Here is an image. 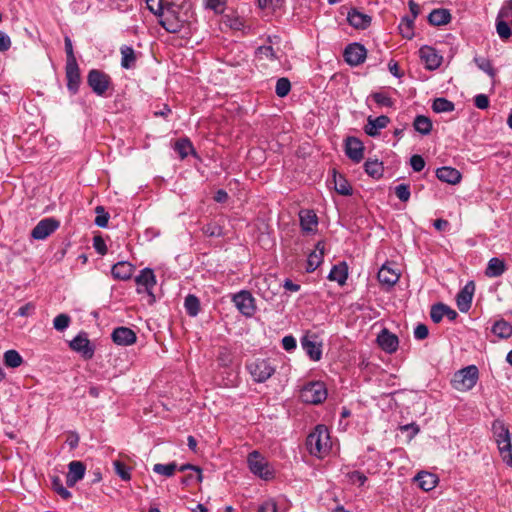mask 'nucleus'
<instances>
[{"instance_id": "19", "label": "nucleus", "mask_w": 512, "mask_h": 512, "mask_svg": "<svg viewBox=\"0 0 512 512\" xmlns=\"http://www.w3.org/2000/svg\"><path fill=\"white\" fill-rule=\"evenodd\" d=\"M389 123L390 118L386 115L378 117L368 116L364 132L370 137H377L380 135V130L385 129Z\"/></svg>"}, {"instance_id": "60", "label": "nucleus", "mask_w": 512, "mask_h": 512, "mask_svg": "<svg viewBox=\"0 0 512 512\" xmlns=\"http://www.w3.org/2000/svg\"><path fill=\"white\" fill-rule=\"evenodd\" d=\"M218 362L221 366H229L232 362V356L230 351L227 348H220L219 354H218Z\"/></svg>"}, {"instance_id": "53", "label": "nucleus", "mask_w": 512, "mask_h": 512, "mask_svg": "<svg viewBox=\"0 0 512 512\" xmlns=\"http://www.w3.org/2000/svg\"><path fill=\"white\" fill-rule=\"evenodd\" d=\"M509 23L510 22H507L506 20H496V30L502 40H507L512 35Z\"/></svg>"}, {"instance_id": "58", "label": "nucleus", "mask_w": 512, "mask_h": 512, "mask_svg": "<svg viewBox=\"0 0 512 512\" xmlns=\"http://www.w3.org/2000/svg\"><path fill=\"white\" fill-rule=\"evenodd\" d=\"M64 47L66 52V63H75L77 62L76 57L74 55L72 41L69 36H65L64 38Z\"/></svg>"}, {"instance_id": "62", "label": "nucleus", "mask_w": 512, "mask_h": 512, "mask_svg": "<svg viewBox=\"0 0 512 512\" xmlns=\"http://www.w3.org/2000/svg\"><path fill=\"white\" fill-rule=\"evenodd\" d=\"M410 165L415 172H420L425 167V160L421 155L415 154L410 158Z\"/></svg>"}, {"instance_id": "21", "label": "nucleus", "mask_w": 512, "mask_h": 512, "mask_svg": "<svg viewBox=\"0 0 512 512\" xmlns=\"http://www.w3.org/2000/svg\"><path fill=\"white\" fill-rule=\"evenodd\" d=\"M347 21L352 27L365 30L370 26L372 18L353 7L347 13Z\"/></svg>"}, {"instance_id": "5", "label": "nucleus", "mask_w": 512, "mask_h": 512, "mask_svg": "<svg viewBox=\"0 0 512 512\" xmlns=\"http://www.w3.org/2000/svg\"><path fill=\"white\" fill-rule=\"evenodd\" d=\"M246 367L252 379L258 383L267 381L276 371L275 366L268 359H255Z\"/></svg>"}, {"instance_id": "7", "label": "nucleus", "mask_w": 512, "mask_h": 512, "mask_svg": "<svg viewBox=\"0 0 512 512\" xmlns=\"http://www.w3.org/2000/svg\"><path fill=\"white\" fill-rule=\"evenodd\" d=\"M69 348L78 353L84 360H90L95 353V345L88 339L86 332L78 333L70 342Z\"/></svg>"}, {"instance_id": "50", "label": "nucleus", "mask_w": 512, "mask_h": 512, "mask_svg": "<svg viewBox=\"0 0 512 512\" xmlns=\"http://www.w3.org/2000/svg\"><path fill=\"white\" fill-rule=\"evenodd\" d=\"M498 450H499V453H500V456H501L503 462L507 466L512 467V444H511V440L506 442V443H502L501 445H498Z\"/></svg>"}, {"instance_id": "28", "label": "nucleus", "mask_w": 512, "mask_h": 512, "mask_svg": "<svg viewBox=\"0 0 512 512\" xmlns=\"http://www.w3.org/2000/svg\"><path fill=\"white\" fill-rule=\"evenodd\" d=\"M134 270L135 266L130 262L119 261L112 266L111 274L114 279L126 281L132 277Z\"/></svg>"}, {"instance_id": "15", "label": "nucleus", "mask_w": 512, "mask_h": 512, "mask_svg": "<svg viewBox=\"0 0 512 512\" xmlns=\"http://www.w3.org/2000/svg\"><path fill=\"white\" fill-rule=\"evenodd\" d=\"M346 156L354 163H360L364 158L363 142L353 136H349L345 140Z\"/></svg>"}, {"instance_id": "8", "label": "nucleus", "mask_w": 512, "mask_h": 512, "mask_svg": "<svg viewBox=\"0 0 512 512\" xmlns=\"http://www.w3.org/2000/svg\"><path fill=\"white\" fill-rule=\"evenodd\" d=\"M250 471L264 480L271 479L273 473L267 461L260 455L258 451H253L247 458Z\"/></svg>"}, {"instance_id": "26", "label": "nucleus", "mask_w": 512, "mask_h": 512, "mask_svg": "<svg viewBox=\"0 0 512 512\" xmlns=\"http://www.w3.org/2000/svg\"><path fill=\"white\" fill-rule=\"evenodd\" d=\"M300 226L303 232L313 233L317 230L318 217L313 210L303 209L299 212Z\"/></svg>"}, {"instance_id": "9", "label": "nucleus", "mask_w": 512, "mask_h": 512, "mask_svg": "<svg viewBox=\"0 0 512 512\" xmlns=\"http://www.w3.org/2000/svg\"><path fill=\"white\" fill-rule=\"evenodd\" d=\"M394 265V262L386 261L377 273V279L386 291L390 290L400 278V272L394 268Z\"/></svg>"}, {"instance_id": "63", "label": "nucleus", "mask_w": 512, "mask_h": 512, "mask_svg": "<svg viewBox=\"0 0 512 512\" xmlns=\"http://www.w3.org/2000/svg\"><path fill=\"white\" fill-rule=\"evenodd\" d=\"M489 98L486 94H477L474 97V105L481 110H485L489 107Z\"/></svg>"}, {"instance_id": "33", "label": "nucleus", "mask_w": 512, "mask_h": 512, "mask_svg": "<svg viewBox=\"0 0 512 512\" xmlns=\"http://www.w3.org/2000/svg\"><path fill=\"white\" fill-rule=\"evenodd\" d=\"M348 277V266L346 262H340L332 267L328 279L336 281L339 285H344Z\"/></svg>"}, {"instance_id": "6", "label": "nucleus", "mask_w": 512, "mask_h": 512, "mask_svg": "<svg viewBox=\"0 0 512 512\" xmlns=\"http://www.w3.org/2000/svg\"><path fill=\"white\" fill-rule=\"evenodd\" d=\"M300 398L304 403L320 404L327 398V390L322 382H310L300 391Z\"/></svg>"}, {"instance_id": "56", "label": "nucleus", "mask_w": 512, "mask_h": 512, "mask_svg": "<svg viewBox=\"0 0 512 512\" xmlns=\"http://www.w3.org/2000/svg\"><path fill=\"white\" fill-rule=\"evenodd\" d=\"M395 195L402 202H407L410 199V185L409 184H399L394 189Z\"/></svg>"}, {"instance_id": "51", "label": "nucleus", "mask_w": 512, "mask_h": 512, "mask_svg": "<svg viewBox=\"0 0 512 512\" xmlns=\"http://www.w3.org/2000/svg\"><path fill=\"white\" fill-rule=\"evenodd\" d=\"M96 217L94 223L96 226L105 228L108 225V221L110 218L109 213L105 210L103 206H97L95 208Z\"/></svg>"}, {"instance_id": "1", "label": "nucleus", "mask_w": 512, "mask_h": 512, "mask_svg": "<svg viewBox=\"0 0 512 512\" xmlns=\"http://www.w3.org/2000/svg\"><path fill=\"white\" fill-rule=\"evenodd\" d=\"M155 16L159 18L158 23L171 34L179 33L185 23L180 15V7L174 3L164 5L162 1H158Z\"/></svg>"}, {"instance_id": "48", "label": "nucleus", "mask_w": 512, "mask_h": 512, "mask_svg": "<svg viewBox=\"0 0 512 512\" xmlns=\"http://www.w3.org/2000/svg\"><path fill=\"white\" fill-rule=\"evenodd\" d=\"M474 62L480 70L487 73L491 78L496 76V70L489 59L476 56L474 57Z\"/></svg>"}, {"instance_id": "17", "label": "nucleus", "mask_w": 512, "mask_h": 512, "mask_svg": "<svg viewBox=\"0 0 512 512\" xmlns=\"http://www.w3.org/2000/svg\"><path fill=\"white\" fill-rule=\"evenodd\" d=\"M65 72L67 80V89L70 92V94L75 95L78 93L81 83L80 69L78 63H66Z\"/></svg>"}, {"instance_id": "64", "label": "nucleus", "mask_w": 512, "mask_h": 512, "mask_svg": "<svg viewBox=\"0 0 512 512\" xmlns=\"http://www.w3.org/2000/svg\"><path fill=\"white\" fill-rule=\"evenodd\" d=\"M428 335H429V329L425 324L420 323L415 327V329H414L415 339L424 340L428 337Z\"/></svg>"}, {"instance_id": "47", "label": "nucleus", "mask_w": 512, "mask_h": 512, "mask_svg": "<svg viewBox=\"0 0 512 512\" xmlns=\"http://www.w3.org/2000/svg\"><path fill=\"white\" fill-rule=\"evenodd\" d=\"M51 484L53 490L64 500H69L72 497L71 492L63 485L59 476H53Z\"/></svg>"}, {"instance_id": "36", "label": "nucleus", "mask_w": 512, "mask_h": 512, "mask_svg": "<svg viewBox=\"0 0 512 512\" xmlns=\"http://www.w3.org/2000/svg\"><path fill=\"white\" fill-rule=\"evenodd\" d=\"M202 233L207 237H224V223L223 221L211 220L201 228Z\"/></svg>"}, {"instance_id": "16", "label": "nucleus", "mask_w": 512, "mask_h": 512, "mask_svg": "<svg viewBox=\"0 0 512 512\" xmlns=\"http://www.w3.org/2000/svg\"><path fill=\"white\" fill-rule=\"evenodd\" d=\"M301 346L311 360L319 361L321 359V344L317 341L315 334L307 333L304 335L301 339Z\"/></svg>"}, {"instance_id": "14", "label": "nucleus", "mask_w": 512, "mask_h": 512, "mask_svg": "<svg viewBox=\"0 0 512 512\" xmlns=\"http://www.w3.org/2000/svg\"><path fill=\"white\" fill-rule=\"evenodd\" d=\"M475 293V283L474 281H468L464 287L457 293L456 295V304L458 309L465 313L468 312L472 299Z\"/></svg>"}, {"instance_id": "12", "label": "nucleus", "mask_w": 512, "mask_h": 512, "mask_svg": "<svg viewBox=\"0 0 512 512\" xmlns=\"http://www.w3.org/2000/svg\"><path fill=\"white\" fill-rule=\"evenodd\" d=\"M255 300L249 291L242 290L233 296V303L245 317H251L255 312Z\"/></svg>"}, {"instance_id": "40", "label": "nucleus", "mask_w": 512, "mask_h": 512, "mask_svg": "<svg viewBox=\"0 0 512 512\" xmlns=\"http://www.w3.org/2000/svg\"><path fill=\"white\" fill-rule=\"evenodd\" d=\"M493 432L497 446L511 440L510 431L508 427H506L505 424L500 421H495L493 423Z\"/></svg>"}, {"instance_id": "2", "label": "nucleus", "mask_w": 512, "mask_h": 512, "mask_svg": "<svg viewBox=\"0 0 512 512\" xmlns=\"http://www.w3.org/2000/svg\"><path fill=\"white\" fill-rule=\"evenodd\" d=\"M307 450L312 456L322 458L331 448V441L328 429L324 425H317L307 436Z\"/></svg>"}, {"instance_id": "18", "label": "nucleus", "mask_w": 512, "mask_h": 512, "mask_svg": "<svg viewBox=\"0 0 512 512\" xmlns=\"http://www.w3.org/2000/svg\"><path fill=\"white\" fill-rule=\"evenodd\" d=\"M135 282L138 286L139 292H141V288H143L145 292L154 298L152 289L156 285V278L154 271L151 268L142 269L140 274L135 277Z\"/></svg>"}, {"instance_id": "54", "label": "nucleus", "mask_w": 512, "mask_h": 512, "mask_svg": "<svg viewBox=\"0 0 512 512\" xmlns=\"http://www.w3.org/2000/svg\"><path fill=\"white\" fill-rule=\"evenodd\" d=\"M496 20H506L512 23V0L506 1L500 8Z\"/></svg>"}, {"instance_id": "11", "label": "nucleus", "mask_w": 512, "mask_h": 512, "mask_svg": "<svg viewBox=\"0 0 512 512\" xmlns=\"http://www.w3.org/2000/svg\"><path fill=\"white\" fill-rule=\"evenodd\" d=\"M366 57V48L364 45L358 42L348 44L343 52V58L345 62L352 67H356L362 64Z\"/></svg>"}, {"instance_id": "42", "label": "nucleus", "mask_w": 512, "mask_h": 512, "mask_svg": "<svg viewBox=\"0 0 512 512\" xmlns=\"http://www.w3.org/2000/svg\"><path fill=\"white\" fill-rule=\"evenodd\" d=\"M414 19L410 16L405 15L401 18L399 23V31L403 38L412 39L414 36Z\"/></svg>"}, {"instance_id": "52", "label": "nucleus", "mask_w": 512, "mask_h": 512, "mask_svg": "<svg viewBox=\"0 0 512 512\" xmlns=\"http://www.w3.org/2000/svg\"><path fill=\"white\" fill-rule=\"evenodd\" d=\"M291 90V83L288 78H279L276 82L275 93L278 97H285Z\"/></svg>"}, {"instance_id": "35", "label": "nucleus", "mask_w": 512, "mask_h": 512, "mask_svg": "<svg viewBox=\"0 0 512 512\" xmlns=\"http://www.w3.org/2000/svg\"><path fill=\"white\" fill-rule=\"evenodd\" d=\"M174 150L178 153L180 159H185L189 154L197 155L192 142L189 138L184 137L178 139L174 144Z\"/></svg>"}, {"instance_id": "4", "label": "nucleus", "mask_w": 512, "mask_h": 512, "mask_svg": "<svg viewBox=\"0 0 512 512\" xmlns=\"http://www.w3.org/2000/svg\"><path fill=\"white\" fill-rule=\"evenodd\" d=\"M87 84L97 96H105L112 86V79L102 70L91 69L87 74Z\"/></svg>"}, {"instance_id": "61", "label": "nucleus", "mask_w": 512, "mask_h": 512, "mask_svg": "<svg viewBox=\"0 0 512 512\" xmlns=\"http://www.w3.org/2000/svg\"><path fill=\"white\" fill-rule=\"evenodd\" d=\"M206 8L220 13L223 11L224 6L226 5L227 0H204Z\"/></svg>"}, {"instance_id": "3", "label": "nucleus", "mask_w": 512, "mask_h": 512, "mask_svg": "<svg viewBox=\"0 0 512 512\" xmlns=\"http://www.w3.org/2000/svg\"><path fill=\"white\" fill-rule=\"evenodd\" d=\"M479 370L475 365H469L460 369L452 378V386L458 391L466 392L471 390L477 383Z\"/></svg>"}, {"instance_id": "39", "label": "nucleus", "mask_w": 512, "mask_h": 512, "mask_svg": "<svg viewBox=\"0 0 512 512\" xmlns=\"http://www.w3.org/2000/svg\"><path fill=\"white\" fill-rule=\"evenodd\" d=\"M267 42L269 43L268 45H261L255 50V56L259 59H267L269 61L278 60V56L271 45L272 39L270 36H268Z\"/></svg>"}, {"instance_id": "20", "label": "nucleus", "mask_w": 512, "mask_h": 512, "mask_svg": "<svg viewBox=\"0 0 512 512\" xmlns=\"http://www.w3.org/2000/svg\"><path fill=\"white\" fill-rule=\"evenodd\" d=\"M326 243L320 240L315 245V250L312 251L307 257L306 271L308 273L314 272L324 259Z\"/></svg>"}, {"instance_id": "23", "label": "nucleus", "mask_w": 512, "mask_h": 512, "mask_svg": "<svg viewBox=\"0 0 512 512\" xmlns=\"http://www.w3.org/2000/svg\"><path fill=\"white\" fill-rule=\"evenodd\" d=\"M112 340L115 344L120 346H129L136 342L135 332L127 327H118L112 332Z\"/></svg>"}, {"instance_id": "45", "label": "nucleus", "mask_w": 512, "mask_h": 512, "mask_svg": "<svg viewBox=\"0 0 512 512\" xmlns=\"http://www.w3.org/2000/svg\"><path fill=\"white\" fill-rule=\"evenodd\" d=\"M4 363L7 367L17 368L23 363V358L16 350H7L4 353Z\"/></svg>"}, {"instance_id": "49", "label": "nucleus", "mask_w": 512, "mask_h": 512, "mask_svg": "<svg viewBox=\"0 0 512 512\" xmlns=\"http://www.w3.org/2000/svg\"><path fill=\"white\" fill-rule=\"evenodd\" d=\"M370 97L380 107L392 108L395 104V101L384 92H373L370 94Z\"/></svg>"}, {"instance_id": "30", "label": "nucleus", "mask_w": 512, "mask_h": 512, "mask_svg": "<svg viewBox=\"0 0 512 512\" xmlns=\"http://www.w3.org/2000/svg\"><path fill=\"white\" fill-rule=\"evenodd\" d=\"M333 183L335 191L343 196H351L353 194V188L346 177L333 169Z\"/></svg>"}, {"instance_id": "29", "label": "nucleus", "mask_w": 512, "mask_h": 512, "mask_svg": "<svg viewBox=\"0 0 512 512\" xmlns=\"http://www.w3.org/2000/svg\"><path fill=\"white\" fill-rule=\"evenodd\" d=\"M427 19L432 26H443L451 22L452 15L446 8H437L430 12Z\"/></svg>"}, {"instance_id": "24", "label": "nucleus", "mask_w": 512, "mask_h": 512, "mask_svg": "<svg viewBox=\"0 0 512 512\" xmlns=\"http://www.w3.org/2000/svg\"><path fill=\"white\" fill-rule=\"evenodd\" d=\"M86 467L81 461H71L68 465V473L66 475V484L73 487L78 481L82 480L85 475Z\"/></svg>"}, {"instance_id": "46", "label": "nucleus", "mask_w": 512, "mask_h": 512, "mask_svg": "<svg viewBox=\"0 0 512 512\" xmlns=\"http://www.w3.org/2000/svg\"><path fill=\"white\" fill-rule=\"evenodd\" d=\"M177 468L178 466L176 462H170L167 464L157 463L153 466V472L165 477H172L175 474Z\"/></svg>"}, {"instance_id": "34", "label": "nucleus", "mask_w": 512, "mask_h": 512, "mask_svg": "<svg viewBox=\"0 0 512 512\" xmlns=\"http://www.w3.org/2000/svg\"><path fill=\"white\" fill-rule=\"evenodd\" d=\"M506 269V264L502 259L498 257H493L488 262V265L485 270V275L491 278L499 277L504 274Z\"/></svg>"}, {"instance_id": "22", "label": "nucleus", "mask_w": 512, "mask_h": 512, "mask_svg": "<svg viewBox=\"0 0 512 512\" xmlns=\"http://www.w3.org/2000/svg\"><path fill=\"white\" fill-rule=\"evenodd\" d=\"M377 343L380 348L386 353H394L399 346L398 337L389 332L387 329H383L377 337Z\"/></svg>"}, {"instance_id": "59", "label": "nucleus", "mask_w": 512, "mask_h": 512, "mask_svg": "<svg viewBox=\"0 0 512 512\" xmlns=\"http://www.w3.org/2000/svg\"><path fill=\"white\" fill-rule=\"evenodd\" d=\"M93 248L96 250V252L102 256L107 254V245L105 243V240L100 236H94L93 238Z\"/></svg>"}, {"instance_id": "32", "label": "nucleus", "mask_w": 512, "mask_h": 512, "mask_svg": "<svg viewBox=\"0 0 512 512\" xmlns=\"http://www.w3.org/2000/svg\"><path fill=\"white\" fill-rule=\"evenodd\" d=\"M419 487L424 491H430L434 489L438 483V478L435 474L422 471L415 477Z\"/></svg>"}, {"instance_id": "38", "label": "nucleus", "mask_w": 512, "mask_h": 512, "mask_svg": "<svg viewBox=\"0 0 512 512\" xmlns=\"http://www.w3.org/2000/svg\"><path fill=\"white\" fill-rule=\"evenodd\" d=\"M413 128L419 134L426 136L431 133L433 123L429 117L425 115H417L413 121Z\"/></svg>"}, {"instance_id": "55", "label": "nucleus", "mask_w": 512, "mask_h": 512, "mask_svg": "<svg viewBox=\"0 0 512 512\" xmlns=\"http://www.w3.org/2000/svg\"><path fill=\"white\" fill-rule=\"evenodd\" d=\"M116 474L123 480L129 481L131 479L130 468L121 461L114 462Z\"/></svg>"}, {"instance_id": "43", "label": "nucleus", "mask_w": 512, "mask_h": 512, "mask_svg": "<svg viewBox=\"0 0 512 512\" xmlns=\"http://www.w3.org/2000/svg\"><path fill=\"white\" fill-rule=\"evenodd\" d=\"M184 307L186 309L187 314L190 317L197 316L200 310V300L197 296L193 294H188L184 300Z\"/></svg>"}, {"instance_id": "41", "label": "nucleus", "mask_w": 512, "mask_h": 512, "mask_svg": "<svg viewBox=\"0 0 512 512\" xmlns=\"http://www.w3.org/2000/svg\"><path fill=\"white\" fill-rule=\"evenodd\" d=\"M490 331L499 339H507L512 336L511 322H494Z\"/></svg>"}, {"instance_id": "25", "label": "nucleus", "mask_w": 512, "mask_h": 512, "mask_svg": "<svg viewBox=\"0 0 512 512\" xmlns=\"http://www.w3.org/2000/svg\"><path fill=\"white\" fill-rule=\"evenodd\" d=\"M458 313L447 304L438 302L433 304L430 309L431 320H442L444 317L447 320H456Z\"/></svg>"}, {"instance_id": "44", "label": "nucleus", "mask_w": 512, "mask_h": 512, "mask_svg": "<svg viewBox=\"0 0 512 512\" xmlns=\"http://www.w3.org/2000/svg\"><path fill=\"white\" fill-rule=\"evenodd\" d=\"M454 109V103L444 97L436 98L432 103V110L435 113L452 112Z\"/></svg>"}, {"instance_id": "37", "label": "nucleus", "mask_w": 512, "mask_h": 512, "mask_svg": "<svg viewBox=\"0 0 512 512\" xmlns=\"http://www.w3.org/2000/svg\"><path fill=\"white\" fill-rule=\"evenodd\" d=\"M364 170L368 176L378 180L384 173L383 162L378 159H367L364 163Z\"/></svg>"}, {"instance_id": "31", "label": "nucleus", "mask_w": 512, "mask_h": 512, "mask_svg": "<svg viewBox=\"0 0 512 512\" xmlns=\"http://www.w3.org/2000/svg\"><path fill=\"white\" fill-rule=\"evenodd\" d=\"M121 67L124 69H134L136 67L137 56L133 47L122 45L120 47Z\"/></svg>"}, {"instance_id": "13", "label": "nucleus", "mask_w": 512, "mask_h": 512, "mask_svg": "<svg viewBox=\"0 0 512 512\" xmlns=\"http://www.w3.org/2000/svg\"><path fill=\"white\" fill-rule=\"evenodd\" d=\"M419 57L424 63L425 69L429 71L438 69L443 61V56L434 47L429 45L420 47Z\"/></svg>"}, {"instance_id": "10", "label": "nucleus", "mask_w": 512, "mask_h": 512, "mask_svg": "<svg viewBox=\"0 0 512 512\" xmlns=\"http://www.w3.org/2000/svg\"><path fill=\"white\" fill-rule=\"evenodd\" d=\"M60 227V221L54 217H47L40 220L31 231V238L34 240H45Z\"/></svg>"}, {"instance_id": "27", "label": "nucleus", "mask_w": 512, "mask_h": 512, "mask_svg": "<svg viewBox=\"0 0 512 512\" xmlns=\"http://www.w3.org/2000/svg\"><path fill=\"white\" fill-rule=\"evenodd\" d=\"M436 177L441 182L456 185L461 181L462 174L456 168L443 166L436 170Z\"/></svg>"}, {"instance_id": "57", "label": "nucleus", "mask_w": 512, "mask_h": 512, "mask_svg": "<svg viewBox=\"0 0 512 512\" xmlns=\"http://www.w3.org/2000/svg\"><path fill=\"white\" fill-rule=\"evenodd\" d=\"M35 310V305L31 302L26 303L19 307L15 312H13L14 317H30L32 316V312Z\"/></svg>"}]
</instances>
